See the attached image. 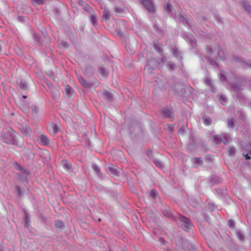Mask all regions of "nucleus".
Listing matches in <instances>:
<instances>
[{"label":"nucleus","mask_w":251,"mask_h":251,"mask_svg":"<svg viewBox=\"0 0 251 251\" xmlns=\"http://www.w3.org/2000/svg\"><path fill=\"white\" fill-rule=\"evenodd\" d=\"M99 72L100 73V76H106L108 75V72L104 68H100L99 69Z\"/></svg>","instance_id":"obj_14"},{"label":"nucleus","mask_w":251,"mask_h":251,"mask_svg":"<svg viewBox=\"0 0 251 251\" xmlns=\"http://www.w3.org/2000/svg\"><path fill=\"white\" fill-rule=\"evenodd\" d=\"M156 166L161 168L162 166V164L161 163H156Z\"/></svg>","instance_id":"obj_35"},{"label":"nucleus","mask_w":251,"mask_h":251,"mask_svg":"<svg viewBox=\"0 0 251 251\" xmlns=\"http://www.w3.org/2000/svg\"><path fill=\"white\" fill-rule=\"evenodd\" d=\"M91 21L94 26L97 25V19L95 14H92L90 17Z\"/></svg>","instance_id":"obj_17"},{"label":"nucleus","mask_w":251,"mask_h":251,"mask_svg":"<svg viewBox=\"0 0 251 251\" xmlns=\"http://www.w3.org/2000/svg\"><path fill=\"white\" fill-rule=\"evenodd\" d=\"M20 130L22 133L26 136H30L32 133V130L30 127L27 126H22Z\"/></svg>","instance_id":"obj_6"},{"label":"nucleus","mask_w":251,"mask_h":251,"mask_svg":"<svg viewBox=\"0 0 251 251\" xmlns=\"http://www.w3.org/2000/svg\"><path fill=\"white\" fill-rule=\"evenodd\" d=\"M93 168L95 172H97L98 173L100 171V169L99 168V167L95 165L93 166Z\"/></svg>","instance_id":"obj_31"},{"label":"nucleus","mask_w":251,"mask_h":251,"mask_svg":"<svg viewBox=\"0 0 251 251\" xmlns=\"http://www.w3.org/2000/svg\"><path fill=\"white\" fill-rule=\"evenodd\" d=\"M110 13L108 10H104L103 12L102 18L104 20H108L110 19Z\"/></svg>","instance_id":"obj_13"},{"label":"nucleus","mask_w":251,"mask_h":251,"mask_svg":"<svg viewBox=\"0 0 251 251\" xmlns=\"http://www.w3.org/2000/svg\"><path fill=\"white\" fill-rule=\"evenodd\" d=\"M67 119L68 121H70L71 120V118L70 117H67Z\"/></svg>","instance_id":"obj_39"},{"label":"nucleus","mask_w":251,"mask_h":251,"mask_svg":"<svg viewBox=\"0 0 251 251\" xmlns=\"http://www.w3.org/2000/svg\"><path fill=\"white\" fill-rule=\"evenodd\" d=\"M62 44L63 45V46L65 47H68V45H67V44L66 42L62 43Z\"/></svg>","instance_id":"obj_36"},{"label":"nucleus","mask_w":251,"mask_h":251,"mask_svg":"<svg viewBox=\"0 0 251 251\" xmlns=\"http://www.w3.org/2000/svg\"><path fill=\"white\" fill-rule=\"evenodd\" d=\"M16 168L17 169H21V167L20 166V165L17 163L16 164Z\"/></svg>","instance_id":"obj_33"},{"label":"nucleus","mask_w":251,"mask_h":251,"mask_svg":"<svg viewBox=\"0 0 251 251\" xmlns=\"http://www.w3.org/2000/svg\"><path fill=\"white\" fill-rule=\"evenodd\" d=\"M244 155L246 159H250L251 158L250 156L248 154H246Z\"/></svg>","instance_id":"obj_34"},{"label":"nucleus","mask_w":251,"mask_h":251,"mask_svg":"<svg viewBox=\"0 0 251 251\" xmlns=\"http://www.w3.org/2000/svg\"><path fill=\"white\" fill-rule=\"evenodd\" d=\"M103 98L107 101H111L113 100V95L109 91H105L102 95Z\"/></svg>","instance_id":"obj_8"},{"label":"nucleus","mask_w":251,"mask_h":251,"mask_svg":"<svg viewBox=\"0 0 251 251\" xmlns=\"http://www.w3.org/2000/svg\"><path fill=\"white\" fill-rule=\"evenodd\" d=\"M227 123H228V126L229 127H230V128L233 127V126H234V121H233V119H228Z\"/></svg>","instance_id":"obj_25"},{"label":"nucleus","mask_w":251,"mask_h":251,"mask_svg":"<svg viewBox=\"0 0 251 251\" xmlns=\"http://www.w3.org/2000/svg\"><path fill=\"white\" fill-rule=\"evenodd\" d=\"M53 95H54L53 97L55 98H58L59 97L60 94H59V92L57 90H54Z\"/></svg>","instance_id":"obj_29"},{"label":"nucleus","mask_w":251,"mask_h":251,"mask_svg":"<svg viewBox=\"0 0 251 251\" xmlns=\"http://www.w3.org/2000/svg\"><path fill=\"white\" fill-rule=\"evenodd\" d=\"M32 0L39 4H42L44 3V1H45L44 0Z\"/></svg>","instance_id":"obj_30"},{"label":"nucleus","mask_w":251,"mask_h":251,"mask_svg":"<svg viewBox=\"0 0 251 251\" xmlns=\"http://www.w3.org/2000/svg\"><path fill=\"white\" fill-rule=\"evenodd\" d=\"M243 6L245 7V8L246 9L249 10V7H250L249 5L245 4H243Z\"/></svg>","instance_id":"obj_32"},{"label":"nucleus","mask_w":251,"mask_h":251,"mask_svg":"<svg viewBox=\"0 0 251 251\" xmlns=\"http://www.w3.org/2000/svg\"><path fill=\"white\" fill-rule=\"evenodd\" d=\"M54 225L55 228L57 229L62 228L64 226L63 222L61 220L55 221Z\"/></svg>","instance_id":"obj_11"},{"label":"nucleus","mask_w":251,"mask_h":251,"mask_svg":"<svg viewBox=\"0 0 251 251\" xmlns=\"http://www.w3.org/2000/svg\"><path fill=\"white\" fill-rule=\"evenodd\" d=\"M50 128L52 129L54 133H56L58 131V126L53 123L50 124Z\"/></svg>","instance_id":"obj_15"},{"label":"nucleus","mask_w":251,"mask_h":251,"mask_svg":"<svg viewBox=\"0 0 251 251\" xmlns=\"http://www.w3.org/2000/svg\"><path fill=\"white\" fill-rule=\"evenodd\" d=\"M2 140L3 142L11 144L14 142V135L11 133H3L2 135Z\"/></svg>","instance_id":"obj_2"},{"label":"nucleus","mask_w":251,"mask_h":251,"mask_svg":"<svg viewBox=\"0 0 251 251\" xmlns=\"http://www.w3.org/2000/svg\"><path fill=\"white\" fill-rule=\"evenodd\" d=\"M163 115L165 117H170L172 115V112L169 110H165L164 112Z\"/></svg>","instance_id":"obj_22"},{"label":"nucleus","mask_w":251,"mask_h":251,"mask_svg":"<svg viewBox=\"0 0 251 251\" xmlns=\"http://www.w3.org/2000/svg\"><path fill=\"white\" fill-rule=\"evenodd\" d=\"M38 142L42 145H47L50 144V140L46 135L41 134L38 136Z\"/></svg>","instance_id":"obj_5"},{"label":"nucleus","mask_w":251,"mask_h":251,"mask_svg":"<svg viewBox=\"0 0 251 251\" xmlns=\"http://www.w3.org/2000/svg\"><path fill=\"white\" fill-rule=\"evenodd\" d=\"M231 140V138L228 136H219L218 135L214 137V142L216 144H220V143H224L227 144Z\"/></svg>","instance_id":"obj_3"},{"label":"nucleus","mask_w":251,"mask_h":251,"mask_svg":"<svg viewBox=\"0 0 251 251\" xmlns=\"http://www.w3.org/2000/svg\"><path fill=\"white\" fill-rule=\"evenodd\" d=\"M24 98L25 99L26 98V96H23Z\"/></svg>","instance_id":"obj_41"},{"label":"nucleus","mask_w":251,"mask_h":251,"mask_svg":"<svg viewBox=\"0 0 251 251\" xmlns=\"http://www.w3.org/2000/svg\"><path fill=\"white\" fill-rule=\"evenodd\" d=\"M107 171L109 173H110L111 175L117 176L118 175V172L117 171L112 167H108L107 168Z\"/></svg>","instance_id":"obj_12"},{"label":"nucleus","mask_w":251,"mask_h":251,"mask_svg":"<svg viewBox=\"0 0 251 251\" xmlns=\"http://www.w3.org/2000/svg\"><path fill=\"white\" fill-rule=\"evenodd\" d=\"M142 3L149 12H154V6L152 0H144L143 1Z\"/></svg>","instance_id":"obj_4"},{"label":"nucleus","mask_w":251,"mask_h":251,"mask_svg":"<svg viewBox=\"0 0 251 251\" xmlns=\"http://www.w3.org/2000/svg\"><path fill=\"white\" fill-rule=\"evenodd\" d=\"M249 66H250V67H251V64H250V65H249Z\"/></svg>","instance_id":"obj_42"},{"label":"nucleus","mask_w":251,"mask_h":251,"mask_svg":"<svg viewBox=\"0 0 251 251\" xmlns=\"http://www.w3.org/2000/svg\"><path fill=\"white\" fill-rule=\"evenodd\" d=\"M62 164L63 167L67 171H69L72 168L71 164L66 160L63 161Z\"/></svg>","instance_id":"obj_10"},{"label":"nucleus","mask_w":251,"mask_h":251,"mask_svg":"<svg viewBox=\"0 0 251 251\" xmlns=\"http://www.w3.org/2000/svg\"><path fill=\"white\" fill-rule=\"evenodd\" d=\"M236 150L233 147H229L227 150V153L229 155L235 154Z\"/></svg>","instance_id":"obj_20"},{"label":"nucleus","mask_w":251,"mask_h":251,"mask_svg":"<svg viewBox=\"0 0 251 251\" xmlns=\"http://www.w3.org/2000/svg\"><path fill=\"white\" fill-rule=\"evenodd\" d=\"M219 100L223 105H226V99L223 95L219 96Z\"/></svg>","instance_id":"obj_18"},{"label":"nucleus","mask_w":251,"mask_h":251,"mask_svg":"<svg viewBox=\"0 0 251 251\" xmlns=\"http://www.w3.org/2000/svg\"><path fill=\"white\" fill-rule=\"evenodd\" d=\"M228 225L229 227L234 228L235 223L232 220H229L228 222Z\"/></svg>","instance_id":"obj_27"},{"label":"nucleus","mask_w":251,"mask_h":251,"mask_svg":"<svg viewBox=\"0 0 251 251\" xmlns=\"http://www.w3.org/2000/svg\"><path fill=\"white\" fill-rule=\"evenodd\" d=\"M150 195L153 198H155L156 196L157 195V191L153 189L151 190L150 192Z\"/></svg>","instance_id":"obj_24"},{"label":"nucleus","mask_w":251,"mask_h":251,"mask_svg":"<svg viewBox=\"0 0 251 251\" xmlns=\"http://www.w3.org/2000/svg\"><path fill=\"white\" fill-rule=\"evenodd\" d=\"M114 10L115 12L118 14L123 13V10L122 8H119L118 7H114Z\"/></svg>","instance_id":"obj_23"},{"label":"nucleus","mask_w":251,"mask_h":251,"mask_svg":"<svg viewBox=\"0 0 251 251\" xmlns=\"http://www.w3.org/2000/svg\"><path fill=\"white\" fill-rule=\"evenodd\" d=\"M165 129L169 131L170 132H172L174 130V126L173 125L170 124H166L165 126Z\"/></svg>","instance_id":"obj_21"},{"label":"nucleus","mask_w":251,"mask_h":251,"mask_svg":"<svg viewBox=\"0 0 251 251\" xmlns=\"http://www.w3.org/2000/svg\"><path fill=\"white\" fill-rule=\"evenodd\" d=\"M1 42H0V52L2 50V47H1Z\"/></svg>","instance_id":"obj_38"},{"label":"nucleus","mask_w":251,"mask_h":251,"mask_svg":"<svg viewBox=\"0 0 251 251\" xmlns=\"http://www.w3.org/2000/svg\"><path fill=\"white\" fill-rule=\"evenodd\" d=\"M126 48H127V45H126ZM126 50H127V51L128 52H129V53H131L132 52L131 50L129 51V50H127V49H126Z\"/></svg>","instance_id":"obj_37"},{"label":"nucleus","mask_w":251,"mask_h":251,"mask_svg":"<svg viewBox=\"0 0 251 251\" xmlns=\"http://www.w3.org/2000/svg\"><path fill=\"white\" fill-rule=\"evenodd\" d=\"M65 91L67 95H72L74 92L72 88L69 85L66 86Z\"/></svg>","instance_id":"obj_16"},{"label":"nucleus","mask_w":251,"mask_h":251,"mask_svg":"<svg viewBox=\"0 0 251 251\" xmlns=\"http://www.w3.org/2000/svg\"><path fill=\"white\" fill-rule=\"evenodd\" d=\"M79 82L81 84V85L85 87L89 88L90 86V84L87 82L86 80H85L83 77H80L78 78Z\"/></svg>","instance_id":"obj_9"},{"label":"nucleus","mask_w":251,"mask_h":251,"mask_svg":"<svg viewBox=\"0 0 251 251\" xmlns=\"http://www.w3.org/2000/svg\"><path fill=\"white\" fill-rule=\"evenodd\" d=\"M204 123L206 125H210L211 123V120L210 118H205L204 119Z\"/></svg>","instance_id":"obj_28"},{"label":"nucleus","mask_w":251,"mask_h":251,"mask_svg":"<svg viewBox=\"0 0 251 251\" xmlns=\"http://www.w3.org/2000/svg\"><path fill=\"white\" fill-rule=\"evenodd\" d=\"M78 3L82 6V8L86 11L91 12L93 11L90 6L82 0H77Z\"/></svg>","instance_id":"obj_7"},{"label":"nucleus","mask_w":251,"mask_h":251,"mask_svg":"<svg viewBox=\"0 0 251 251\" xmlns=\"http://www.w3.org/2000/svg\"><path fill=\"white\" fill-rule=\"evenodd\" d=\"M194 161L197 164L196 167H198L202 164V160L201 158H194Z\"/></svg>","instance_id":"obj_19"},{"label":"nucleus","mask_w":251,"mask_h":251,"mask_svg":"<svg viewBox=\"0 0 251 251\" xmlns=\"http://www.w3.org/2000/svg\"><path fill=\"white\" fill-rule=\"evenodd\" d=\"M167 214H168V215H167V216H170V212H168V213H167Z\"/></svg>","instance_id":"obj_40"},{"label":"nucleus","mask_w":251,"mask_h":251,"mask_svg":"<svg viewBox=\"0 0 251 251\" xmlns=\"http://www.w3.org/2000/svg\"><path fill=\"white\" fill-rule=\"evenodd\" d=\"M178 219L180 221L184 224L182 227L183 229L187 232L190 231L191 230V225L190 223L189 219L183 216H179Z\"/></svg>","instance_id":"obj_1"},{"label":"nucleus","mask_w":251,"mask_h":251,"mask_svg":"<svg viewBox=\"0 0 251 251\" xmlns=\"http://www.w3.org/2000/svg\"><path fill=\"white\" fill-rule=\"evenodd\" d=\"M173 6L171 3L168 4L165 7L164 9L166 11H170Z\"/></svg>","instance_id":"obj_26"}]
</instances>
